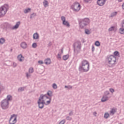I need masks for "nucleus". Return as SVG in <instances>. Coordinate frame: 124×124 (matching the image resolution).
Listing matches in <instances>:
<instances>
[{"mask_svg":"<svg viewBox=\"0 0 124 124\" xmlns=\"http://www.w3.org/2000/svg\"><path fill=\"white\" fill-rule=\"evenodd\" d=\"M20 24L21 22L18 21L16 23V24L12 27V26L10 24L5 22L0 25V28L4 31H7L8 30H17V29L19 28Z\"/></svg>","mask_w":124,"mask_h":124,"instance_id":"f257e3e1","label":"nucleus"},{"mask_svg":"<svg viewBox=\"0 0 124 124\" xmlns=\"http://www.w3.org/2000/svg\"><path fill=\"white\" fill-rule=\"evenodd\" d=\"M78 70L82 72H88L90 70V63L86 60H83L78 67Z\"/></svg>","mask_w":124,"mask_h":124,"instance_id":"f03ea898","label":"nucleus"},{"mask_svg":"<svg viewBox=\"0 0 124 124\" xmlns=\"http://www.w3.org/2000/svg\"><path fill=\"white\" fill-rule=\"evenodd\" d=\"M74 52L75 55H78L81 52V48H82V45L81 42L77 41L73 44Z\"/></svg>","mask_w":124,"mask_h":124,"instance_id":"7ed1b4c3","label":"nucleus"},{"mask_svg":"<svg viewBox=\"0 0 124 124\" xmlns=\"http://www.w3.org/2000/svg\"><path fill=\"white\" fill-rule=\"evenodd\" d=\"M108 62L109 67H113L116 65V62H117V58L114 55H110L108 56Z\"/></svg>","mask_w":124,"mask_h":124,"instance_id":"20e7f679","label":"nucleus"},{"mask_svg":"<svg viewBox=\"0 0 124 124\" xmlns=\"http://www.w3.org/2000/svg\"><path fill=\"white\" fill-rule=\"evenodd\" d=\"M9 9L8 5L5 4L0 7V17H3Z\"/></svg>","mask_w":124,"mask_h":124,"instance_id":"39448f33","label":"nucleus"},{"mask_svg":"<svg viewBox=\"0 0 124 124\" xmlns=\"http://www.w3.org/2000/svg\"><path fill=\"white\" fill-rule=\"evenodd\" d=\"M89 21H90V20L88 18H85L84 19H80L78 20L79 27L80 29H84L86 26H88Z\"/></svg>","mask_w":124,"mask_h":124,"instance_id":"423d86ee","label":"nucleus"},{"mask_svg":"<svg viewBox=\"0 0 124 124\" xmlns=\"http://www.w3.org/2000/svg\"><path fill=\"white\" fill-rule=\"evenodd\" d=\"M71 8L75 12H78L80 9H81V5L78 2H75L71 6Z\"/></svg>","mask_w":124,"mask_h":124,"instance_id":"0eeeda50","label":"nucleus"},{"mask_svg":"<svg viewBox=\"0 0 124 124\" xmlns=\"http://www.w3.org/2000/svg\"><path fill=\"white\" fill-rule=\"evenodd\" d=\"M0 106L3 110H6L9 108V102H8L6 99H3L0 102Z\"/></svg>","mask_w":124,"mask_h":124,"instance_id":"6e6552de","label":"nucleus"},{"mask_svg":"<svg viewBox=\"0 0 124 124\" xmlns=\"http://www.w3.org/2000/svg\"><path fill=\"white\" fill-rule=\"evenodd\" d=\"M9 123L10 124H15L17 123V115L15 114L12 115L9 120Z\"/></svg>","mask_w":124,"mask_h":124,"instance_id":"1a4fd4ad","label":"nucleus"},{"mask_svg":"<svg viewBox=\"0 0 124 124\" xmlns=\"http://www.w3.org/2000/svg\"><path fill=\"white\" fill-rule=\"evenodd\" d=\"M61 20L62 21V24L63 26L67 27V28H69L70 27L69 22L65 20V17L64 16H61Z\"/></svg>","mask_w":124,"mask_h":124,"instance_id":"9d476101","label":"nucleus"},{"mask_svg":"<svg viewBox=\"0 0 124 124\" xmlns=\"http://www.w3.org/2000/svg\"><path fill=\"white\" fill-rule=\"evenodd\" d=\"M106 0H97V4L99 6H103V5L105 4V2H106Z\"/></svg>","mask_w":124,"mask_h":124,"instance_id":"9b49d317","label":"nucleus"},{"mask_svg":"<svg viewBox=\"0 0 124 124\" xmlns=\"http://www.w3.org/2000/svg\"><path fill=\"white\" fill-rule=\"evenodd\" d=\"M20 46L22 49H26V48H28V45L25 42L21 43Z\"/></svg>","mask_w":124,"mask_h":124,"instance_id":"f8f14e48","label":"nucleus"},{"mask_svg":"<svg viewBox=\"0 0 124 124\" xmlns=\"http://www.w3.org/2000/svg\"><path fill=\"white\" fill-rule=\"evenodd\" d=\"M25 57L22 55V54H19L17 56V60L20 62H22L24 61Z\"/></svg>","mask_w":124,"mask_h":124,"instance_id":"ddd939ff","label":"nucleus"},{"mask_svg":"<svg viewBox=\"0 0 124 124\" xmlns=\"http://www.w3.org/2000/svg\"><path fill=\"white\" fill-rule=\"evenodd\" d=\"M108 98H109V97L108 96H103L101 99V102H105L108 100Z\"/></svg>","mask_w":124,"mask_h":124,"instance_id":"4468645a","label":"nucleus"},{"mask_svg":"<svg viewBox=\"0 0 124 124\" xmlns=\"http://www.w3.org/2000/svg\"><path fill=\"white\" fill-rule=\"evenodd\" d=\"M39 38V35L37 32L34 33L33 35V39H38Z\"/></svg>","mask_w":124,"mask_h":124,"instance_id":"2eb2a0df","label":"nucleus"},{"mask_svg":"<svg viewBox=\"0 0 124 124\" xmlns=\"http://www.w3.org/2000/svg\"><path fill=\"white\" fill-rule=\"evenodd\" d=\"M45 63L46 64H51V59L50 58H47L45 60Z\"/></svg>","mask_w":124,"mask_h":124,"instance_id":"dca6fc26","label":"nucleus"},{"mask_svg":"<svg viewBox=\"0 0 124 124\" xmlns=\"http://www.w3.org/2000/svg\"><path fill=\"white\" fill-rule=\"evenodd\" d=\"M4 99H6V100L8 102H9V101H10L11 100H12V96H11V95H7V98Z\"/></svg>","mask_w":124,"mask_h":124,"instance_id":"f3484780","label":"nucleus"},{"mask_svg":"<svg viewBox=\"0 0 124 124\" xmlns=\"http://www.w3.org/2000/svg\"><path fill=\"white\" fill-rule=\"evenodd\" d=\"M46 94H47L48 96H49V97H52L53 96V92H52V91L49 90V91L47 92Z\"/></svg>","mask_w":124,"mask_h":124,"instance_id":"a211bd4d","label":"nucleus"},{"mask_svg":"<svg viewBox=\"0 0 124 124\" xmlns=\"http://www.w3.org/2000/svg\"><path fill=\"white\" fill-rule=\"evenodd\" d=\"M37 104H39V105H40V104L44 105V104H46V103H45V101H44V100H43L41 102L40 99V100H38Z\"/></svg>","mask_w":124,"mask_h":124,"instance_id":"6ab92c4d","label":"nucleus"},{"mask_svg":"<svg viewBox=\"0 0 124 124\" xmlns=\"http://www.w3.org/2000/svg\"><path fill=\"white\" fill-rule=\"evenodd\" d=\"M31 9L30 8H28L27 9H25L24 11V13L25 14H27V13H29V12H31Z\"/></svg>","mask_w":124,"mask_h":124,"instance_id":"aec40b11","label":"nucleus"},{"mask_svg":"<svg viewBox=\"0 0 124 124\" xmlns=\"http://www.w3.org/2000/svg\"><path fill=\"white\" fill-rule=\"evenodd\" d=\"M69 58V55H68V54L64 55L62 57V59H63V61H66V60H68Z\"/></svg>","mask_w":124,"mask_h":124,"instance_id":"412c9836","label":"nucleus"},{"mask_svg":"<svg viewBox=\"0 0 124 124\" xmlns=\"http://www.w3.org/2000/svg\"><path fill=\"white\" fill-rule=\"evenodd\" d=\"M114 57H120V52H119V51H115L114 52Z\"/></svg>","mask_w":124,"mask_h":124,"instance_id":"4be33fe9","label":"nucleus"},{"mask_svg":"<svg viewBox=\"0 0 124 124\" xmlns=\"http://www.w3.org/2000/svg\"><path fill=\"white\" fill-rule=\"evenodd\" d=\"M45 2H44V5L45 7H47V6H49V2H48V1L45 0Z\"/></svg>","mask_w":124,"mask_h":124,"instance_id":"5701e85b","label":"nucleus"},{"mask_svg":"<svg viewBox=\"0 0 124 124\" xmlns=\"http://www.w3.org/2000/svg\"><path fill=\"white\" fill-rule=\"evenodd\" d=\"M36 16V14L33 13L32 14H31L30 16V19H32V18H34V17H35Z\"/></svg>","mask_w":124,"mask_h":124,"instance_id":"b1692460","label":"nucleus"},{"mask_svg":"<svg viewBox=\"0 0 124 124\" xmlns=\"http://www.w3.org/2000/svg\"><path fill=\"white\" fill-rule=\"evenodd\" d=\"M5 42V39L3 38H1L0 39V44H3Z\"/></svg>","mask_w":124,"mask_h":124,"instance_id":"393cba45","label":"nucleus"},{"mask_svg":"<svg viewBox=\"0 0 124 124\" xmlns=\"http://www.w3.org/2000/svg\"><path fill=\"white\" fill-rule=\"evenodd\" d=\"M25 87H20L18 88V92H24L25 91Z\"/></svg>","mask_w":124,"mask_h":124,"instance_id":"a878e982","label":"nucleus"},{"mask_svg":"<svg viewBox=\"0 0 124 124\" xmlns=\"http://www.w3.org/2000/svg\"><path fill=\"white\" fill-rule=\"evenodd\" d=\"M95 46H97V47H99V46H100V42H99V41H96L95 42Z\"/></svg>","mask_w":124,"mask_h":124,"instance_id":"bb28decb","label":"nucleus"},{"mask_svg":"<svg viewBox=\"0 0 124 124\" xmlns=\"http://www.w3.org/2000/svg\"><path fill=\"white\" fill-rule=\"evenodd\" d=\"M85 33L86 34H91V31L89 29H85Z\"/></svg>","mask_w":124,"mask_h":124,"instance_id":"cd10ccee","label":"nucleus"},{"mask_svg":"<svg viewBox=\"0 0 124 124\" xmlns=\"http://www.w3.org/2000/svg\"><path fill=\"white\" fill-rule=\"evenodd\" d=\"M49 100L47 101L45 104V105H49V104H50V103H51V100H52V98H50L49 99H48Z\"/></svg>","mask_w":124,"mask_h":124,"instance_id":"c85d7f7f","label":"nucleus"},{"mask_svg":"<svg viewBox=\"0 0 124 124\" xmlns=\"http://www.w3.org/2000/svg\"><path fill=\"white\" fill-rule=\"evenodd\" d=\"M115 112H116V109L114 108H112L110 111V113L111 114H112V115H114V114H115Z\"/></svg>","mask_w":124,"mask_h":124,"instance_id":"c756f323","label":"nucleus"},{"mask_svg":"<svg viewBox=\"0 0 124 124\" xmlns=\"http://www.w3.org/2000/svg\"><path fill=\"white\" fill-rule=\"evenodd\" d=\"M118 14V12H115L111 14L110 16L111 17H114V16H116Z\"/></svg>","mask_w":124,"mask_h":124,"instance_id":"7c9ffc66","label":"nucleus"},{"mask_svg":"<svg viewBox=\"0 0 124 124\" xmlns=\"http://www.w3.org/2000/svg\"><path fill=\"white\" fill-rule=\"evenodd\" d=\"M38 106L40 109H43V108H44V105L43 104V105L41 104L40 105H39V104H38Z\"/></svg>","mask_w":124,"mask_h":124,"instance_id":"2f4dec72","label":"nucleus"},{"mask_svg":"<svg viewBox=\"0 0 124 124\" xmlns=\"http://www.w3.org/2000/svg\"><path fill=\"white\" fill-rule=\"evenodd\" d=\"M109 94H110V93L109 92V91H107L105 92L104 96H107V95H109Z\"/></svg>","mask_w":124,"mask_h":124,"instance_id":"473e14b6","label":"nucleus"},{"mask_svg":"<svg viewBox=\"0 0 124 124\" xmlns=\"http://www.w3.org/2000/svg\"><path fill=\"white\" fill-rule=\"evenodd\" d=\"M119 31H120V33H121V34H124V29L120 28L119 29Z\"/></svg>","mask_w":124,"mask_h":124,"instance_id":"72a5a7b5","label":"nucleus"},{"mask_svg":"<svg viewBox=\"0 0 124 124\" xmlns=\"http://www.w3.org/2000/svg\"><path fill=\"white\" fill-rule=\"evenodd\" d=\"M115 30V27L112 26L111 27L108 29V31H113Z\"/></svg>","mask_w":124,"mask_h":124,"instance_id":"f704fd0d","label":"nucleus"},{"mask_svg":"<svg viewBox=\"0 0 124 124\" xmlns=\"http://www.w3.org/2000/svg\"><path fill=\"white\" fill-rule=\"evenodd\" d=\"M108 117H109V113L107 112L105 113L104 114L105 119H108Z\"/></svg>","mask_w":124,"mask_h":124,"instance_id":"c9c22d12","label":"nucleus"},{"mask_svg":"<svg viewBox=\"0 0 124 124\" xmlns=\"http://www.w3.org/2000/svg\"><path fill=\"white\" fill-rule=\"evenodd\" d=\"M41 99H44V95L43 94H41L38 100H40V101H41Z\"/></svg>","mask_w":124,"mask_h":124,"instance_id":"e433bc0d","label":"nucleus"},{"mask_svg":"<svg viewBox=\"0 0 124 124\" xmlns=\"http://www.w3.org/2000/svg\"><path fill=\"white\" fill-rule=\"evenodd\" d=\"M65 89H68V90H71V89H72V86H70V85H68V86H65Z\"/></svg>","mask_w":124,"mask_h":124,"instance_id":"4c0bfd02","label":"nucleus"},{"mask_svg":"<svg viewBox=\"0 0 124 124\" xmlns=\"http://www.w3.org/2000/svg\"><path fill=\"white\" fill-rule=\"evenodd\" d=\"M32 48H36L37 47V44L36 43H33L32 45Z\"/></svg>","mask_w":124,"mask_h":124,"instance_id":"58836bf2","label":"nucleus"},{"mask_svg":"<svg viewBox=\"0 0 124 124\" xmlns=\"http://www.w3.org/2000/svg\"><path fill=\"white\" fill-rule=\"evenodd\" d=\"M29 73H33V68H30L29 69Z\"/></svg>","mask_w":124,"mask_h":124,"instance_id":"ea45409f","label":"nucleus"},{"mask_svg":"<svg viewBox=\"0 0 124 124\" xmlns=\"http://www.w3.org/2000/svg\"><path fill=\"white\" fill-rule=\"evenodd\" d=\"M52 88L56 90L58 88L57 84L56 83H53L52 85Z\"/></svg>","mask_w":124,"mask_h":124,"instance_id":"a19ab883","label":"nucleus"},{"mask_svg":"<svg viewBox=\"0 0 124 124\" xmlns=\"http://www.w3.org/2000/svg\"><path fill=\"white\" fill-rule=\"evenodd\" d=\"M67 121H71L72 120V118L69 117V116H67L66 118Z\"/></svg>","mask_w":124,"mask_h":124,"instance_id":"79ce46f5","label":"nucleus"},{"mask_svg":"<svg viewBox=\"0 0 124 124\" xmlns=\"http://www.w3.org/2000/svg\"><path fill=\"white\" fill-rule=\"evenodd\" d=\"M65 123V120H62L61 121L59 124H64Z\"/></svg>","mask_w":124,"mask_h":124,"instance_id":"37998d69","label":"nucleus"},{"mask_svg":"<svg viewBox=\"0 0 124 124\" xmlns=\"http://www.w3.org/2000/svg\"><path fill=\"white\" fill-rule=\"evenodd\" d=\"M0 89H1V92L2 91H4V90H5V88H4V87H3V86H1V85H0Z\"/></svg>","mask_w":124,"mask_h":124,"instance_id":"c03bdc74","label":"nucleus"},{"mask_svg":"<svg viewBox=\"0 0 124 124\" xmlns=\"http://www.w3.org/2000/svg\"><path fill=\"white\" fill-rule=\"evenodd\" d=\"M62 56L61 54H60V53H58L57 58L60 59V60H61V59H62V56Z\"/></svg>","mask_w":124,"mask_h":124,"instance_id":"a18cd8bd","label":"nucleus"},{"mask_svg":"<svg viewBox=\"0 0 124 124\" xmlns=\"http://www.w3.org/2000/svg\"><path fill=\"white\" fill-rule=\"evenodd\" d=\"M26 77H27V79H29V78H30V77H31V74H29V73H26Z\"/></svg>","mask_w":124,"mask_h":124,"instance_id":"49530a36","label":"nucleus"},{"mask_svg":"<svg viewBox=\"0 0 124 124\" xmlns=\"http://www.w3.org/2000/svg\"><path fill=\"white\" fill-rule=\"evenodd\" d=\"M109 91L110 92V93H114V92H115V90L113 88H110V89H109Z\"/></svg>","mask_w":124,"mask_h":124,"instance_id":"de8ad7c7","label":"nucleus"},{"mask_svg":"<svg viewBox=\"0 0 124 124\" xmlns=\"http://www.w3.org/2000/svg\"><path fill=\"white\" fill-rule=\"evenodd\" d=\"M44 95V97H46V98L47 99H49L50 98H52V97H48L46 94H45Z\"/></svg>","mask_w":124,"mask_h":124,"instance_id":"09e8293b","label":"nucleus"},{"mask_svg":"<svg viewBox=\"0 0 124 124\" xmlns=\"http://www.w3.org/2000/svg\"><path fill=\"white\" fill-rule=\"evenodd\" d=\"M52 42H49V43L47 45L48 47H51L52 46Z\"/></svg>","mask_w":124,"mask_h":124,"instance_id":"8fccbe9b","label":"nucleus"},{"mask_svg":"<svg viewBox=\"0 0 124 124\" xmlns=\"http://www.w3.org/2000/svg\"><path fill=\"white\" fill-rule=\"evenodd\" d=\"M69 116H72L73 115V111L71 110L69 113Z\"/></svg>","mask_w":124,"mask_h":124,"instance_id":"3c124183","label":"nucleus"},{"mask_svg":"<svg viewBox=\"0 0 124 124\" xmlns=\"http://www.w3.org/2000/svg\"><path fill=\"white\" fill-rule=\"evenodd\" d=\"M122 28H124V20H123L122 22Z\"/></svg>","mask_w":124,"mask_h":124,"instance_id":"603ef678","label":"nucleus"},{"mask_svg":"<svg viewBox=\"0 0 124 124\" xmlns=\"http://www.w3.org/2000/svg\"><path fill=\"white\" fill-rule=\"evenodd\" d=\"M38 62L39 63H40L41 64H43V63H44L43 61H39Z\"/></svg>","mask_w":124,"mask_h":124,"instance_id":"864d4df0","label":"nucleus"},{"mask_svg":"<svg viewBox=\"0 0 124 124\" xmlns=\"http://www.w3.org/2000/svg\"><path fill=\"white\" fill-rule=\"evenodd\" d=\"M17 63H16V62H14L13 63V66L14 67H16V66H17Z\"/></svg>","mask_w":124,"mask_h":124,"instance_id":"5fc2aeb1","label":"nucleus"},{"mask_svg":"<svg viewBox=\"0 0 124 124\" xmlns=\"http://www.w3.org/2000/svg\"><path fill=\"white\" fill-rule=\"evenodd\" d=\"M92 52L94 51V46H92Z\"/></svg>","mask_w":124,"mask_h":124,"instance_id":"6e6d98bb","label":"nucleus"},{"mask_svg":"<svg viewBox=\"0 0 124 124\" xmlns=\"http://www.w3.org/2000/svg\"><path fill=\"white\" fill-rule=\"evenodd\" d=\"M61 54H63V47L61 49Z\"/></svg>","mask_w":124,"mask_h":124,"instance_id":"4d7b16f0","label":"nucleus"},{"mask_svg":"<svg viewBox=\"0 0 124 124\" xmlns=\"http://www.w3.org/2000/svg\"><path fill=\"white\" fill-rule=\"evenodd\" d=\"M96 114H97L96 112V111H94V112H93V115H94L95 117H96Z\"/></svg>","mask_w":124,"mask_h":124,"instance_id":"13d9d810","label":"nucleus"},{"mask_svg":"<svg viewBox=\"0 0 124 124\" xmlns=\"http://www.w3.org/2000/svg\"><path fill=\"white\" fill-rule=\"evenodd\" d=\"M118 2H122L123 1V0H118Z\"/></svg>","mask_w":124,"mask_h":124,"instance_id":"bf43d9fd","label":"nucleus"},{"mask_svg":"<svg viewBox=\"0 0 124 124\" xmlns=\"http://www.w3.org/2000/svg\"><path fill=\"white\" fill-rule=\"evenodd\" d=\"M123 9H124V3L122 5Z\"/></svg>","mask_w":124,"mask_h":124,"instance_id":"052dcab7","label":"nucleus"},{"mask_svg":"<svg viewBox=\"0 0 124 124\" xmlns=\"http://www.w3.org/2000/svg\"><path fill=\"white\" fill-rule=\"evenodd\" d=\"M11 51H12V49H11Z\"/></svg>","mask_w":124,"mask_h":124,"instance_id":"680f3d73","label":"nucleus"}]
</instances>
